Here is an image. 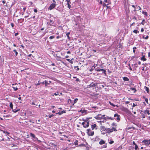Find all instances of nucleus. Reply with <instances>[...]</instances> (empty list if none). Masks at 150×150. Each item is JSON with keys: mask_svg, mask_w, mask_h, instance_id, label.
Wrapping results in <instances>:
<instances>
[{"mask_svg": "<svg viewBox=\"0 0 150 150\" xmlns=\"http://www.w3.org/2000/svg\"><path fill=\"white\" fill-rule=\"evenodd\" d=\"M107 128H106L104 126H102L100 127V132H105V133H106Z\"/></svg>", "mask_w": 150, "mask_h": 150, "instance_id": "1a4fd4ad", "label": "nucleus"}, {"mask_svg": "<svg viewBox=\"0 0 150 150\" xmlns=\"http://www.w3.org/2000/svg\"><path fill=\"white\" fill-rule=\"evenodd\" d=\"M103 119L106 120H114V118L113 117L109 116H106L104 117Z\"/></svg>", "mask_w": 150, "mask_h": 150, "instance_id": "f8f14e48", "label": "nucleus"}, {"mask_svg": "<svg viewBox=\"0 0 150 150\" xmlns=\"http://www.w3.org/2000/svg\"><path fill=\"white\" fill-rule=\"evenodd\" d=\"M144 20H143L142 21L141 23L140 24H142L143 25H144Z\"/></svg>", "mask_w": 150, "mask_h": 150, "instance_id": "5fc2aeb1", "label": "nucleus"}, {"mask_svg": "<svg viewBox=\"0 0 150 150\" xmlns=\"http://www.w3.org/2000/svg\"><path fill=\"white\" fill-rule=\"evenodd\" d=\"M142 142L144 143L146 145H148L150 144V140H148L147 139H144L142 141Z\"/></svg>", "mask_w": 150, "mask_h": 150, "instance_id": "0eeeda50", "label": "nucleus"}, {"mask_svg": "<svg viewBox=\"0 0 150 150\" xmlns=\"http://www.w3.org/2000/svg\"><path fill=\"white\" fill-rule=\"evenodd\" d=\"M19 96L20 97L18 98V99L20 100H21V101L20 102V103H21L22 101V99H21V97L20 96V95H19Z\"/></svg>", "mask_w": 150, "mask_h": 150, "instance_id": "ea45409f", "label": "nucleus"}, {"mask_svg": "<svg viewBox=\"0 0 150 150\" xmlns=\"http://www.w3.org/2000/svg\"><path fill=\"white\" fill-rule=\"evenodd\" d=\"M138 148V146L137 144H135V150H137Z\"/></svg>", "mask_w": 150, "mask_h": 150, "instance_id": "09e8293b", "label": "nucleus"}, {"mask_svg": "<svg viewBox=\"0 0 150 150\" xmlns=\"http://www.w3.org/2000/svg\"><path fill=\"white\" fill-rule=\"evenodd\" d=\"M82 124L83 125V127L85 128L88 127L89 126L88 122L86 120H85L84 122L82 123Z\"/></svg>", "mask_w": 150, "mask_h": 150, "instance_id": "20e7f679", "label": "nucleus"}, {"mask_svg": "<svg viewBox=\"0 0 150 150\" xmlns=\"http://www.w3.org/2000/svg\"><path fill=\"white\" fill-rule=\"evenodd\" d=\"M44 84H45V86H47L48 85H50V83H48L47 81L46 80H45L44 81Z\"/></svg>", "mask_w": 150, "mask_h": 150, "instance_id": "412c9836", "label": "nucleus"}, {"mask_svg": "<svg viewBox=\"0 0 150 150\" xmlns=\"http://www.w3.org/2000/svg\"><path fill=\"white\" fill-rule=\"evenodd\" d=\"M133 32L136 34H137V33H139V32L137 30H134L133 31Z\"/></svg>", "mask_w": 150, "mask_h": 150, "instance_id": "f704fd0d", "label": "nucleus"}, {"mask_svg": "<svg viewBox=\"0 0 150 150\" xmlns=\"http://www.w3.org/2000/svg\"><path fill=\"white\" fill-rule=\"evenodd\" d=\"M56 5L55 3L51 4L50 6L48 7V9L50 10H52L55 7Z\"/></svg>", "mask_w": 150, "mask_h": 150, "instance_id": "39448f33", "label": "nucleus"}, {"mask_svg": "<svg viewBox=\"0 0 150 150\" xmlns=\"http://www.w3.org/2000/svg\"><path fill=\"white\" fill-rule=\"evenodd\" d=\"M50 69L52 71L55 72V71L56 70V67H50Z\"/></svg>", "mask_w": 150, "mask_h": 150, "instance_id": "2eb2a0df", "label": "nucleus"}, {"mask_svg": "<svg viewBox=\"0 0 150 150\" xmlns=\"http://www.w3.org/2000/svg\"><path fill=\"white\" fill-rule=\"evenodd\" d=\"M129 101H126L125 102V103L126 104H129Z\"/></svg>", "mask_w": 150, "mask_h": 150, "instance_id": "e2e57ef3", "label": "nucleus"}, {"mask_svg": "<svg viewBox=\"0 0 150 150\" xmlns=\"http://www.w3.org/2000/svg\"><path fill=\"white\" fill-rule=\"evenodd\" d=\"M103 7H104L106 6H107V4H106L105 3H103Z\"/></svg>", "mask_w": 150, "mask_h": 150, "instance_id": "3c124183", "label": "nucleus"}, {"mask_svg": "<svg viewBox=\"0 0 150 150\" xmlns=\"http://www.w3.org/2000/svg\"><path fill=\"white\" fill-rule=\"evenodd\" d=\"M78 141L77 140H76L74 142V144L76 146H77L78 145Z\"/></svg>", "mask_w": 150, "mask_h": 150, "instance_id": "7c9ffc66", "label": "nucleus"}, {"mask_svg": "<svg viewBox=\"0 0 150 150\" xmlns=\"http://www.w3.org/2000/svg\"><path fill=\"white\" fill-rule=\"evenodd\" d=\"M100 4H103V2H102V1L101 0H100Z\"/></svg>", "mask_w": 150, "mask_h": 150, "instance_id": "338daca9", "label": "nucleus"}, {"mask_svg": "<svg viewBox=\"0 0 150 150\" xmlns=\"http://www.w3.org/2000/svg\"><path fill=\"white\" fill-rule=\"evenodd\" d=\"M123 79L124 81H128L129 80V79L127 77H123Z\"/></svg>", "mask_w": 150, "mask_h": 150, "instance_id": "a211bd4d", "label": "nucleus"}, {"mask_svg": "<svg viewBox=\"0 0 150 150\" xmlns=\"http://www.w3.org/2000/svg\"><path fill=\"white\" fill-rule=\"evenodd\" d=\"M142 13L144 15V17L147 16V13L146 12L142 11Z\"/></svg>", "mask_w": 150, "mask_h": 150, "instance_id": "b1692460", "label": "nucleus"}, {"mask_svg": "<svg viewBox=\"0 0 150 150\" xmlns=\"http://www.w3.org/2000/svg\"><path fill=\"white\" fill-rule=\"evenodd\" d=\"M12 109V111L14 112V113H16V112H17L19 111L20 110V109H19V108H16V109H13H13Z\"/></svg>", "mask_w": 150, "mask_h": 150, "instance_id": "4468645a", "label": "nucleus"}, {"mask_svg": "<svg viewBox=\"0 0 150 150\" xmlns=\"http://www.w3.org/2000/svg\"><path fill=\"white\" fill-rule=\"evenodd\" d=\"M108 143L110 144H111L114 143V141L112 139H111L110 140V141Z\"/></svg>", "mask_w": 150, "mask_h": 150, "instance_id": "5701e85b", "label": "nucleus"}, {"mask_svg": "<svg viewBox=\"0 0 150 150\" xmlns=\"http://www.w3.org/2000/svg\"><path fill=\"white\" fill-rule=\"evenodd\" d=\"M114 120H117V122L119 121L120 120V115H118L117 113H115L114 115Z\"/></svg>", "mask_w": 150, "mask_h": 150, "instance_id": "7ed1b4c3", "label": "nucleus"}, {"mask_svg": "<svg viewBox=\"0 0 150 150\" xmlns=\"http://www.w3.org/2000/svg\"><path fill=\"white\" fill-rule=\"evenodd\" d=\"M95 118L97 120H100L103 119V116L101 114H99L95 117Z\"/></svg>", "mask_w": 150, "mask_h": 150, "instance_id": "9b49d317", "label": "nucleus"}, {"mask_svg": "<svg viewBox=\"0 0 150 150\" xmlns=\"http://www.w3.org/2000/svg\"><path fill=\"white\" fill-rule=\"evenodd\" d=\"M54 38V36L53 35L50 36L49 38L50 39H53Z\"/></svg>", "mask_w": 150, "mask_h": 150, "instance_id": "79ce46f5", "label": "nucleus"}, {"mask_svg": "<svg viewBox=\"0 0 150 150\" xmlns=\"http://www.w3.org/2000/svg\"><path fill=\"white\" fill-rule=\"evenodd\" d=\"M144 116L143 117V118H145V116H147V115H149L150 114L149 110V109H147L144 112Z\"/></svg>", "mask_w": 150, "mask_h": 150, "instance_id": "6e6552de", "label": "nucleus"}, {"mask_svg": "<svg viewBox=\"0 0 150 150\" xmlns=\"http://www.w3.org/2000/svg\"><path fill=\"white\" fill-rule=\"evenodd\" d=\"M34 83L35 85L36 86H38L40 85V84H41V83H40V81H38V83L34 82Z\"/></svg>", "mask_w": 150, "mask_h": 150, "instance_id": "aec40b11", "label": "nucleus"}, {"mask_svg": "<svg viewBox=\"0 0 150 150\" xmlns=\"http://www.w3.org/2000/svg\"><path fill=\"white\" fill-rule=\"evenodd\" d=\"M10 107L11 108V109H13V104L12 102H11L10 103L9 105Z\"/></svg>", "mask_w": 150, "mask_h": 150, "instance_id": "c85d7f7f", "label": "nucleus"}, {"mask_svg": "<svg viewBox=\"0 0 150 150\" xmlns=\"http://www.w3.org/2000/svg\"><path fill=\"white\" fill-rule=\"evenodd\" d=\"M74 67L75 69H76V70H79V69L78 66Z\"/></svg>", "mask_w": 150, "mask_h": 150, "instance_id": "e433bc0d", "label": "nucleus"}, {"mask_svg": "<svg viewBox=\"0 0 150 150\" xmlns=\"http://www.w3.org/2000/svg\"><path fill=\"white\" fill-rule=\"evenodd\" d=\"M70 34V33L69 32L67 33L66 34V35L67 36L69 40H71V38L69 36V35Z\"/></svg>", "mask_w": 150, "mask_h": 150, "instance_id": "6ab92c4d", "label": "nucleus"}, {"mask_svg": "<svg viewBox=\"0 0 150 150\" xmlns=\"http://www.w3.org/2000/svg\"><path fill=\"white\" fill-rule=\"evenodd\" d=\"M66 60L71 64H72L73 62V61L72 60V59L70 60L69 59H67Z\"/></svg>", "mask_w": 150, "mask_h": 150, "instance_id": "393cba45", "label": "nucleus"}, {"mask_svg": "<svg viewBox=\"0 0 150 150\" xmlns=\"http://www.w3.org/2000/svg\"><path fill=\"white\" fill-rule=\"evenodd\" d=\"M13 87V89L15 91H16L18 89V88L17 87H15L13 86V87Z\"/></svg>", "mask_w": 150, "mask_h": 150, "instance_id": "58836bf2", "label": "nucleus"}, {"mask_svg": "<svg viewBox=\"0 0 150 150\" xmlns=\"http://www.w3.org/2000/svg\"><path fill=\"white\" fill-rule=\"evenodd\" d=\"M68 7L70 9L71 8V6L70 4L69 3H67Z\"/></svg>", "mask_w": 150, "mask_h": 150, "instance_id": "49530a36", "label": "nucleus"}, {"mask_svg": "<svg viewBox=\"0 0 150 150\" xmlns=\"http://www.w3.org/2000/svg\"><path fill=\"white\" fill-rule=\"evenodd\" d=\"M141 59L143 61H145L146 60V59L145 58L144 56H143Z\"/></svg>", "mask_w": 150, "mask_h": 150, "instance_id": "cd10ccee", "label": "nucleus"}, {"mask_svg": "<svg viewBox=\"0 0 150 150\" xmlns=\"http://www.w3.org/2000/svg\"><path fill=\"white\" fill-rule=\"evenodd\" d=\"M64 112H65V111H64L63 110V111H62V112L61 113L59 112L58 113L59 115H61V113H64Z\"/></svg>", "mask_w": 150, "mask_h": 150, "instance_id": "6e6d98bb", "label": "nucleus"}, {"mask_svg": "<svg viewBox=\"0 0 150 150\" xmlns=\"http://www.w3.org/2000/svg\"><path fill=\"white\" fill-rule=\"evenodd\" d=\"M86 133L89 136H92L94 134V132L92 131L90 129H88L86 130Z\"/></svg>", "mask_w": 150, "mask_h": 150, "instance_id": "f257e3e1", "label": "nucleus"}, {"mask_svg": "<svg viewBox=\"0 0 150 150\" xmlns=\"http://www.w3.org/2000/svg\"><path fill=\"white\" fill-rule=\"evenodd\" d=\"M29 16V15H28V13L27 15H26V16H25V18H27V17H28Z\"/></svg>", "mask_w": 150, "mask_h": 150, "instance_id": "69168bd1", "label": "nucleus"}, {"mask_svg": "<svg viewBox=\"0 0 150 150\" xmlns=\"http://www.w3.org/2000/svg\"><path fill=\"white\" fill-rule=\"evenodd\" d=\"M117 130L116 128L115 127H112L111 129L110 128H107L106 133H108L109 134L110 133L112 132L113 131L116 132L117 131Z\"/></svg>", "mask_w": 150, "mask_h": 150, "instance_id": "f03ea898", "label": "nucleus"}, {"mask_svg": "<svg viewBox=\"0 0 150 150\" xmlns=\"http://www.w3.org/2000/svg\"><path fill=\"white\" fill-rule=\"evenodd\" d=\"M13 52L15 53V56H17L18 54V52H17L16 50H13Z\"/></svg>", "mask_w": 150, "mask_h": 150, "instance_id": "2f4dec72", "label": "nucleus"}, {"mask_svg": "<svg viewBox=\"0 0 150 150\" xmlns=\"http://www.w3.org/2000/svg\"><path fill=\"white\" fill-rule=\"evenodd\" d=\"M135 9L137 11H139L141 9V8L139 6L136 5L135 7Z\"/></svg>", "mask_w": 150, "mask_h": 150, "instance_id": "f3484780", "label": "nucleus"}, {"mask_svg": "<svg viewBox=\"0 0 150 150\" xmlns=\"http://www.w3.org/2000/svg\"><path fill=\"white\" fill-rule=\"evenodd\" d=\"M91 128L92 130H94V129L97 130L98 129L97 125L96 124H92L91 125Z\"/></svg>", "mask_w": 150, "mask_h": 150, "instance_id": "9d476101", "label": "nucleus"}, {"mask_svg": "<svg viewBox=\"0 0 150 150\" xmlns=\"http://www.w3.org/2000/svg\"><path fill=\"white\" fill-rule=\"evenodd\" d=\"M105 141H104L102 139H101L99 142V144L100 145H102L103 144H105Z\"/></svg>", "mask_w": 150, "mask_h": 150, "instance_id": "ddd939ff", "label": "nucleus"}, {"mask_svg": "<svg viewBox=\"0 0 150 150\" xmlns=\"http://www.w3.org/2000/svg\"><path fill=\"white\" fill-rule=\"evenodd\" d=\"M134 65L135 67H138V66L137 65V64H135Z\"/></svg>", "mask_w": 150, "mask_h": 150, "instance_id": "0e129e2a", "label": "nucleus"}, {"mask_svg": "<svg viewBox=\"0 0 150 150\" xmlns=\"http://www.w3.org/2000/svg\"><path fill=\"white\" fill-rule=\"evenodd\" d=\"M137 105V104H135L134 103L133 104L132 106L133 107H134Z\"/></svg>", "mask_w": 150, "mask_h": 150, "instance_id": "bf43d9fd", "label": "nucleus"}, {"mask_svg": "<svg viewBox=\"0 0 150 150\" xmlns=\"http://www.w3.org/2000/svg\"><path fill=\"white\" fill-rule=\"evenodd\" d=\"M144 89H145V91H146L147 93L149 92V89L148 88L146 87V86H145Z\"/></svg>", "mask_w": 150, "mask_h": 150, "instance_id": "a878e982", "label": "nucleus"}, {"mask_svg": "<svg viewBox=\"0 0 150 150\" xmlns=\"http://www.w3.org/2000/svg\"><path fill=\"white\" fill-rule=\"evenodd\" d=\"M31 104L32 105H35L36 106H37V104H36L35 103V102L34 101H33L32 103H31Z\"/></svg>", "mask_w": 150, "mask_h": 150, "instance_id": "4c0bfd02", "label": "nucleus"}, {"mask_svg": "<svg viewBox=\"0 0 150 150\" xmlns=\"http://www.w3.org/2000/svg\"><path fill=\"white\" fill-rule=\"evenodd\" d=\"M54 95L55 96H57L58 95V92H57V93H54Z\"/></svg>", "mask_w": 150, "mask_h": 150, "instance_id": "680f3d73", "label": "nucleus"}, {"mask_svg": "<svg viewBox=\"0 0 150 150\" xmlns=\"http://www.w3.org/2000/svg\"><path fill=\"white\" fill-rule=\"evenodd\" d=\"M129 70H131V71H132V68L131 67H130V64H129Z\"/></svg>", "mask_w": 150, "mask_h": 150, "instance_id": "4d7b16f0", "label": "nucleus"}, {"mask_svg": "<svg viewBox=\"0 0 150 150\" xmlns=\"http://www.w3.org/2000/svg\"><path fill=\"white\" fill-rule=\"evenodd\" d=\"M130 89L131 91H133L134 93H135L137 91L136 89L134 88H130Z\"/></svg>", "mask_w": 150, "mask_h": 150, "instance_id": "dca6fc26", "label": "nucleus"}, {"mask_svg": "<svg viewBox=\"0 0 150 150\" xmlns=\"http://www.w3.org/2000/svg\"><path fill=\"white\" fill-rule=\"evenodd\" d=\"M109 103L113 107L115 106V105H114V104H113L110 101H109Z\"/></svg>", "mask_w": 150, "mask_h": 150, "instance_id": "c9c22d12", "label": "nucleus"}, {"mask_svg": "<svg viewBox=\"0 0 150 150\" xmlns=\"http://www.w3.org/2000/svg\"><path fill=\"white\" fill-rule=\"evenodd\" d=\"M143 98L145 99V101L148 104V99L147 98H145V97L143 96Z\"/></svg>", "mask_w": 150, "mask_h": 150, "instance_id": "473e14b6", "label": "nucleus"}, {"mask_svg": "<svg viewBox=\"0 0 150 150\" xmlns=\"http://www.w3.org/2000/svg\"><path fill=\"white\" fill-rule=\"evenodd\" d=\"M132 6L134 8V9L133 10V11H136L137 10H136V9H135L136 6H135L134 5H132Z\"/></svg>", "mask_w": 150, "mask_h": 150, "instance_id": "a19ab883", "label": "nucleus"}, {"mask_svg": "<svg viewBox=\"0 0 150 150\" xmlns=\"http://www.w3.org/2000/svg\"><path fill=\"white\" fill-rule=\"evenodd\" d=\"M26 9V8L25 7H23V10L24 11V12H25Z\"/></svg>", "mask_w": 150, "mask_h": 150, "instance_id": "8fccbe9b", "label": "nucleus"}, {"mask_svg": "<svg viewBox=\"0 0 150 150\" xmlns=\"http://www.w3.org/2000/svg\"><path fill=\"white\" fill-rule=\"evenodd\" d=\"M68 103H69V104H70V103H71V100L70 99H68Z\"/></svg>", "mask_w": 150, "mask_h": 150, "instance_id": "a18cd8bd", "label": "nucleus"}, {"mask_svg": "<svg viewBox=\"0 0 150 150\" xmlns=\"http://www.w3.org/2000/svg\"><path fill=\"white\" fill-rule=\"evenodd\" d=\"M144 30L143 29V28H142L141 29V31L142 32H143L144 31Z\"/></svg>", "mask_w": 150, "mask_h": 150, "instance_id": "774afa93", "label": "nucleus"}, {"mask_svg": "<svg viewBox=\"0 0 150 150\" xmlns=\"http://www.w3.org/2000/svg\"><path fill=\"white\" fill-rule=\"evenodd\" d=\"M11 25L12 28H13L14 26V24L12 23H11Z\"/></svg>", "mask_w": 150, "mask_h": 150, "instance_id": "603ef678", "label": "nucleus"}, {"mask_svg": "<svg viewBox=\"0 0 150 150\" xmlns=\"http://www.w3.org/2000/svg\"><path fill=\"white\" fill-rule=\"evenodd\" d=\"M111 125L112 126L115 127L116 128L117 126V124L116 123L113 122L112 123Z\"/></svg>", "mask_w": 150, "mask_h": 150, "instance_id": "4be33fe9", "label": "nucleus"}, {"mask_svg": "<svg viewBox=\"0 0 150 150\" xmlns=\"http://www.w3.org/2000/svg\"><path fill=\"white\" fill-rule=\"evenodd\" d=\"M34 11L35 13H37L38 12L37 10L36 9H35L34 10Z\"/></svg>", "mask_w": 150, "mask_h": 150, "instance_id": "052dcab7", "label": "nucleus"}, {"mask_svg": "<svg viewBox=\"0 0 150 150\" xmlns=\"http://www.w3.org/2000/svg\"><path fill=\"white\" fill-rule=\"evenodd\" d=\"M78 100V98H75L74 100V103L73 104V105H74V103H76L77 102Z\"/></svg>", "mask_w": 150, "mask_h": 150, "instance_id": "72a5a7b5", "label": "nucleus"}, {"mask_svg": "<svg viewBox=\"0 0 150 150\" xmlns=\"http://www.w3.org/2000/svg\"><path fill=\"white\" fill-rule=\"evenodd\" d=\"M9 115H6V116L4 115L3 116L4 117H9Z\"/></svg>", "mask_w": 150, "mask_h": 150, "instance_id": "13d9d810", "label": "nucleus"}, {"mask_svg": "<svg viewBox=\"0 0 150 150\" xmlns=\"http://www.w3.org/2000/svg\"><path fill=\"white\" fill-rule=\"evenodd\" d=\"M107 143H105V145H104L103 146V148H106L107 147Z\"/></svg>", "mask_w": 150, "mask_h": 150, "instance_id": "c03bdc74", "label": "nucleus"}, {"mask_svg": "<svg viewBox=\"0 0 150 150\" xmlns=\"http://www.w3.org/2000/svg\"><path fill=\"white\" fill-rule=\"evenodd\" d=\"M97 84V83L96 84L95 83L92 82L88 86L87 88H90V87H95L96 86Z\"/></svg>", "mask_w": 150, "mask_h": 150, "instance_id": "423d86ee", "label": "nucleus"}, {"mask_svg": "<svg viewBox=\"0 0 150 150\" xmlns=\"http://www.w3.org/2000/svg\"><path fill=\"white\" fill-rule=\"evenodd\" d=\"M30 136L33 138H35V136L34 134L32 133H31L30 134Z\"/></svg>", "mask_w": 150, "mask_h": 150, "instance_id": "c756f323", "label": "nucleus"}, {"mask_svg": "<svg viewBox=\"0 0 150 150\" xmlns=\"http://www.w3.org/2000/svg\"><path fill=\"white\" fill-rule=\"evenodd\" d=\"M101 71H102L104 74L105 75L106 74V71L104 69H101Z\"/></svg>", "mask_w": 150, "mask_h": 150, "instance_id": "bb28decb", "label": "nucleus"}, {"mask_svg": "<svg viewBox=\"0 0 150 150\" xmlns=\"http://www.w3.org/2000/svg\"><path fill=\"white\" fill-rule=\"evenodd\" d=\"M101 69H96V71H101Z\"/></svg>", "mask_w": 150, "mask_h": 150, "instance_id": "864d4df0", "label": "nucleus"}, {"mask_svg": "<svg viewBox=\"0 0 150 150\" xmlns=\"http://www.w3.org/2000/svg\"><path fill=\"white\" fill-rule=\"evenodd\" d=\"M53 21H52L51 20H50V25H52V24L53 23Z\"/></svg>", "mask_w": 150, "mask_h": 150, "instance_id": "37998d69", "label": "nucleus"}, {"mask_svg": "<svg viewBox=\"0 0 150 150\" xmlns=\"http://www.w3.org/2000/svg\"><path fill=\"white\" fill-rule=\"evenodd\" d=\"M54 116L53 114H52L51 115H49L48 116V117L49 118H51L53 116Z\"/></svg>", "mask_w": 150, "mask_h": 150, "instance_id": "de8ad7c7", "label": "nucleus"}]
</instances>
